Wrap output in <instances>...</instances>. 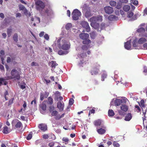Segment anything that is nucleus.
<instances>
[{
  "mask_svg": "<svg viewBox=\"0 0 147 147\" xmlns=\"http://www.w3.org/2000/svg\"><path fill=\"white\" fill-rule=\"evenodd\" d=\"M133 44V47H135V49H136V48L138 47V44L137 42V40L136 39H135L134 40Z\"/></svg>",
  "mask_w": 147,
  "mask_h": 147,
  "instance_id": "obj_31",
  "label": "nucleus"
},
{
  "mask_svg": "<svg viewBox=\"0 0 147 147\" xmlns=\"http://www.w3.org/2000/svg\"><path fill=\"white\" fill-rule=\"evenodd\" d=\"M0 69L2 71H5L4 66L1 64H0Z\"/></svg>",
  "mask_w": 147,
  "mask_h": 147,
  "instance_id": "obj_60",
  "label": "nucleus"
},
{
  "mask_svg": "<svg viewBox=\"0 0 147 147\" xmlns=\"http://www.w3.org/2000/svg\"><path fill=\"white\" fill-rule=\"evenodd\" d=\"M131 40L127 41L125 43L124 47L125 49L127 50H129L131 47Z\"/></svg>",
  "mask_w": 147,
  "mask_h": 147,
  "instance_id": "obj_13",
  "label": "nucleus"
},
{
  "mask_svg": "<svg viewBox=\"0 0 147 147\" xmlns=\"http://www.w3.org/2000/svg\"><path fill=\"white\" fill-rule=\"evenodd\" d=\"M64 103L62 104L60 101H59L57 103V107L61 111H63L64 109Z\"/></svg>",
  "mask_w": 147,
  "mask_h": 147,
  "instance_id": "obj_12",
  "label": "nucleus"
},
{
  "mask_svg": "<svg viewBox=\"0 0 147 147\" xmlns=\"http://www.w3.org/2000/svg\"><path fill=\"white\" fill-rule=\"evenodd\" d=\"M90 36L92 38L94 39L96 36V34L94 32H92L90 34Z\"/></svg>",
  "mask_w": 147,
  "mask_h": 147,
  "instance_id": "obj_47",
  "label": "nucleus"
},
{
  "mask_svg": "<svg viewBox=\"0 0 147 147\" xmlns=\"http://www.w3.org/2000/svg\"><path fill=\"white\" fill-rule=\"evenodd\" d=\"M116 16L113 15H110L108 17V19L110 21L115 20V19Z\"/></svg>",
  "mask_w": 147,
  "mask_h": 147,
  "instance_id": "obj_25",
  "label": "nucleus"
},
{
  "mask_svg": "<svg viewBox=\"0 0 147 147\" xmlns=\"http://www.w3.org/2000/svg\"><path fill=\"white\" fill-rule=\"evenodd\" d=\"M143 49L144 50L147 49V43L144 44L143 45Z\"/></svg>",
  "mask_w": 147,
  "mask_h": 147,
  "instance_id": "obj_62",
  "label": "nucleus"
},
{
  "mask_svg": "<svg viewBox=\"0 0 147 147\" xmlns=\"http://www.w3.org/2000/svg\"><path fill=\"white\" fill-rule=\"evenodd\" d=\"M89 47L88 46L84 45L82 46V48L83 50L86 51L88 50Z\"/></svg>",
  "mask_w": 147,
  "mask_h": 147,
  "instance_id": "obj_39",
  "label": "nucleus"
},
{
  "mask_svg": "<svg viewBox=\"0 0 147 147\" xmlns=\"http://www.w3.org/2000/svg\"><path fill=\"white\" fill-rule=\"evenodd\" d=\"M11 76H7V79H11L13 78H16L18 80L20 78V76L19 72L16 69H13L11 71Z\"/></svg>",
  "mask_w": 147,
  "mask_h": 147,
  "instance_id": "obj_2",
  "label": "nucleus"
},
{
  "mask_svg": "<svg viewBox=\"0 0 147 147\" xmlns=\"http://www.w3.org/2000/svg\"><path fill=\"white\" fill-rule=\"evenodd\" d=\"M146 40L145 38L142 37L139 39L138 43L139 44H142L146 42Z\"/></svg>",
  "mask_w": 147,
  "mask_h": 147,
  "instance_id": "obj_21",
  "label": "nucleus"
},
{
  "mask_svg": "<svg viewBox=\"0 0 147 147\" xmlns=\"http://www.w3.org/2000/svg\"><path fill=\"white\" fill-rule=\"evenodd\" d=\"M48 100L49 103L50 105H52L53 103V99L52 98L50 97L48 98Z\"/></svg>",
  "mask_w": 147,
  "mask_h": 147,
  "instance_id": "obj_42",
  "label": "nucleus"
},
{
  "mask_svg": "<svg viewBox=\"0 0 147 147\" xmlns=\"http://www.w3.org/2000/svg\"><path fill=\"white\" fill-rule=\"evenodd\" d=\"M69 140L67 138H63L62 139V141L65 142H68Z\"/></svg>",
  "mask_w": 147,
  "mask_h": 147,
  "instance_id": "obj_61",
  "label": "nucleus"
},
{
  "mask_svg": "<svg viewBox=\"0 0 147 147\" xmlns=\"http://www.w3.org/2000/svg\"><path fill=\"white\" fill-rule=\"evenodd\" d=\"M140 105L142 108L144 107V100H142L140 102Z\"/></svg>",
  "mask_w": 147,
  "mask_h": 147,
  "instance_id": "obj_40",
  "label": "nucleus"
},
{
  "mask_svg": "<svg viewBox=\"0 0 147 147\" xmlns=\"http://www.w3.org/2000/svg\"><path fill=\"white\" fill-rule=\"evenodd\" d=\"M8 92L7 91H6L4 93V95H5V98L6 100H8V98L6 96V95H8Z\"/></svg>",
  "mask_w": 147,
  "mask_h": 147,
  "instance_id": "obj_52",
  "label": "nucleus"
},
{
  "mask_svg": "<svg viewBox=\"0 0 147 147\" xmlns=\"http://www.w3.org/2000/svg\"><path fill=\"white\" fill-rule=\"evenodd\" d=\"M100 67V65L98 64L97 63L94 64L90 71L91 75H96L98 74L99 71Z\"/></svg>",
  "mask_w": 147,
  "mask_h": 147,
  "instance_id": "obj_4",
  "label": "nucleus"
},
{
  "mask_svg": "<svg viewBox=\"0 0 147 147\" xmlns=\"http://www.w3.org/2000/svg\"><path fill=\"white\" fill-rule=\"evenodd\" d=\"M107 73L105 71H104L101 75V80L103 81H104L105 79L107 78Z\"/></svg>",
  "mask_w": 147,
  "mask_h": 147,
  "instance_id": "obj_20",
  "label": "nucleus"
},
{
  "mask_svg": "<svg viewBox=\"0 0 147 147\" xmlns=\"http://www.w3.org/2000/svg\"><path fill=\"white\" fill-rule=\"evenodd\" d=\"M97 131L99 134L101 135L103 134L106 132L105 130L102 128L98 129Z\"/></svg>",
  "mask_w": 147,
  "mask_h": 147,
  "instance_id": "obj_19",
  "label": "nucleus"
},
{
  "mask_svg": "<svg viewBox=\"0 0 147 147\" xmlns=\"http://www.w3.org/2000/svg\"><path fill=\"white\" fill-rule=\"evenodd\" d=\"M32 136L31 134H29V135H28L26 137L27 140H30L32 138Z\"/></svg>",
  "mask_w": 147,
  "mask_h": 147,
  "instance_id": "obj_57",
  "label": "nucleus"
},
{
  "mask_svg": "<svg viewBox=\"0 0 147 147\" xmlns=\"http://www.w3.org/2000/svg\"><path fill=\"white\" fill-rule=\"evenodd\" d=\"M132 116L130 113H129L125 117V120L126 121H129L132 118Z\"/></svg>",
  "mask_w": 147,
  "mask_h": 147,
  "instance_id": "obj_15",
  "label": "nucleus"
},
{
  "mask_svg": "<svg viewBox=\"0 0 147 147\" xmlns=\"http://www.w3.org/2000/svg\"><path fill=\"white\" fill-rule=\"evenodd\" d=\"M46 105L45 103H43L41 104L40 106V108L44 111H45L46 110Z\"/></svg>",
  "mask_w": 147,
  "mask_h": 147,
  "instance_id": "obj_35",
  "label": "nucleus"
},
{
  "mask_svg": "<svg viewBox=\"0 0 147 147\" xmlns=\"http://www.w3.org/2000/svg\"><path fill=\"white\" fill-rule=\"evenodd\" d=\"M113 144V146L115 147H119L120 146V145L119 144V143L115 141L114 142Z\"/></svg>",
  "mask_w": 147,
  "mask_h": 147,
  "instance_id": "obj_46",
  "label": "nucleus"
},
{
  "mask_svg": "<svg viewBox=\"0 0 147 147\" xmlns=\"http://www.w3.org/2000/svg\"><path fill=\"white\" fill-rule=\"evenodd\" d=\"M38 64L37 63L34 62H33L31 64V65L32 66H38Z\"/></svg>",
  "mask_w": 147,
  "mask_h": 147,
  "instance_id": "obj_64",
  "label": "nucleus"
},
{
  "mask_svg": "<svg viewBox=\"0 0 147 147\" xmlns=\"http://www.w3.org/2000/svg\"><path fill=\"white\" fill-rule=\"evenodd\" d=\"M19 9L20 10H23L25 8V7L23 5H21L19 6Z\"/></svg>",
  "mask_w": 147,
  "mask_h": 147,
  "instance_id": "obj_55",
  "label": "nucleus"
},
{
  "mask_svg": "<svg viewBox=\"0 0 147 147\" xmlns=\"http://www.w3.org/2000/svg\"><path fill=\"white\" fill-rule=\"evenodd\" d=\"M55 108L53 106H51L49 107V111L50 113H51L53 111L55 110Z\"/></svg>",
  "mask_w": 147,
  "mask_h": 147,
  "instance_id": "obj_43",
  "label": "nucleus"
},
{
  "mask_svg": "<svg viewBox=\"0 0 147 147\" xmlns=\"http://www.w3.org/2000/svg\"><path fill=\"white\" fill-rule=\"evenodd\" d=\"M12 29L11 28H8L7 30V33L8 37H10L11 35Z\"/></svg>",
  "mask_w": 147,
  "mask_h": 147,
  "instance_id": "obj_33",
  "label": "nucleus"
},
{
  "mask_svg": "<svg viewBox=\"0 0 147 147\" xmlns=\"http://www.w3.org/2000/svg\"><path fill=\"white\" fill-rule=\"evenodd\" d=\"M35 5L36 9L39 11L42 10L45 7V3L40 0H38L36 1Z\"/></svg>",
  "mask_w": 147,
  "mask_h": 147,
  "instance_id": "obj_5",
  "label": "nucleus"
},
{
  "mask_svg": "<svg viewBox=\"0 0 147 147\" xmlns=\"http://www.w3.org/2000/svg\"><path fill=\"white\" fill-rule=\"evenodd\" d=\"M123 9L125 11H128L130 9V7L128 5H125L123 7Z\"/></svg>",
  "mask_w": 147,
  "mask_h": 147,
  "instance_id": "obj_26",
  "label": "nucleus"
},
{
  "mask_svg": "<svg viewBox=\"0 0 147 147\" xmlns=\"http://www.w3.org/2000/svg\"><path fill=\"white\" fill-rule=\"evenodd\" d=\"M90 25L91 26L95 29H97L99 27V24L96 22H91Z\"/></svg>",
  "mask_w": 147,
  "mask_h": 147,
  "instance_id": "obj_16",
  "label": "nucleus"
},
{
  "mask_svg": "<svg viewBox=\"0 0 147 147\" xmlns=\"http://www.w3.org/2000/svg\"><path fill=\"white\" fill-rule=\"evenodd\" d=\"M94 124L95 126H100L101 125V122L100 120L96 121L94 122Z\"/></svg>",
  "mask_w": 147,
  "mask_h": 147,
  "instance_id": "obj_34",
  "label": "nucleus"
},
{
  "mask_svg": "<svg viewBox=\"0 0 147 147\" xmlns=\"http://www.w3.org/2000/svg\"><path fill=\"white\" fill-rule=\"evenodd\" d=\"M7 76L5 77V78H0V82H4L5 80H9V79H7Z\"/></svg>",
  "mask_w": 147,
  "mask_h": 147,
  "instance_id": "obj_53",
  "label": "nucleus"
},
{
  "mask_svg": "<svg viewBox=\"0 0 147 147\" xmlns=\"http://www.w3.org/2000/svg\"><path fill=\"white\" fill-rule=\"evenodd\" d=\"M72 27V25L71 23L67 24L65 26V28L67 30H69Z\"/></svg>",
  "mask_w": 147,
  "mask_h": 147,
  "instance_id": "obj_32",
  "label": "nucleus"
},
{
  "mask_svg": "<svg viewBox=\"0 0 147 147\" xmlns=\"http://www.w3.org/2000/svg\"><path fill=\"white\" fill-rule=\"evenodd\" d=\"M114 113L113 110L109 109L108 111V115L109 116L112 117L114 115Z\"/></svg>",
  "mask_w": 147,
  "mask_h": 147,
  "instance_id": "obj_28",
  "label": "nucleus"
},
{
  "mask_svg": "<svg viewBox=\"0 0 147 147\" xmlns=\"http://www.w3.org/2000/svg\"><path fill=\"white\" fill-rule=\"evenodd\" d=\"M44 97H45V96H44V94H42V93H41L40 94V100L41 101H42L43 100L44 98Z\"/></svg>",
  "mask_w": 147,
  "mask_h": 147,
  "instance_id": "obj_58",
  "label": "nucleus"
},
{
  "mask_svg": "<svg viewBox=\"0 0 147 147\" xmlns=\"http://www.w3.org/2000/svg\"><path fill=\"white\" fill-rule=\"evenodd\" d=\"M44 38L47 40H48L49 38V36L47 34H45L44 36Z\"/></svg>",
  "mask_w": 147,
  "mask_h": 147,
  "instance_id": "obj_63",
  "label": "nucleus"
},
{
  "mask_svg": "<svg viewBox=\"0 0 147 147\" xmlns=\"http://www.w3.org/2000/svg\"><path fill=\"white\" fill-rule=\"evenodd\" d=\"M109 4L111 6L114 7L116 5V3L115 1H112L110 2Z\"/></svg>",
  "mask_w": 147,
  "mask_h": 147,
  "instance_id": "obj_41",
  "label": "nucleus"
},
{
  "mask_svg": "<svg viewBox=\"0 0 147 147\" xmlns=\"http://www.w3.org/2000/svg\"><path fill=\"white\" fill-rule=\"evenodd\" d=\"M137 32L139 33H141V36L147 37V34H144L145 32V30L143 27H140L137 30Z\"/></svg>",
  "mask_w": 147,
  "mask_h": 147,
  "instance_id": "obj_9",
  "label": "nucleus"
},
{
  "mask_svg": "<svg viewBox=\"0 0 147 147\" xmlns=\"http://www.w3.org/2000/svg\"><path fill=\"white\" fill-rule=\"evenodd\" d=\"M18 35L17 33H15L13 36V39L14 40L17 42L18 41Z\"/></svg>",
  "mask_w": 147,
  "mask_h": 147,
  "instance_id": "obj_30",
  "label": "nucleus"
},
{
  "mask_svg": "<svg viewBox=\"0 0 147 147\" xmlns=\"http://www.w3.org/2000/svg\"><path fill=\"white\" fill-rule=\"evenodd\" d=\"M128 107L125 105L122 104L121 106V109L123 111L126 112L128 110Z\"/></svg>",
  "mask_w": 147,
  "mask_h": 147,
  "instance_id": "obj_17",
  "label": "nucleus"
},
{
  "mask_svg": "<svg viewBox=\"0 0 147 147\" xmlns=\"http://www.w3.org/2000/svg\"><path fill=\"white\" fill-rule=\"evenodd\" d=\"M58 47L60 49L66 51L69 49L70 45L68 43L66 40H62L60 43L58 45Z\"/></svg>",
  "mask_w": 147,
  "mask_h": 147,
  "instance_id": "obj_1",
  "label": "nucleus"
},
{
  "mask_svg": "<svg viewBox=\"0 0 147 147\" xmlns=\"http://www.w3.org/2000/svg\"><path fill=\"white\" fill-rule=\"evenodd\" d=\"M125 111L121 110H119L118 112L119 115H124L125 114Z\"/></svg>",
  "mask_w": 147,
  "mask_h": 147,
  "instance_id": "obj_45",
  "label": "nucleus"
},
{
  "mask_svg": "<svg viewBox=\"0 0 147 147\" xmlns=\"http://www.w3.org/2000/svg\"><path fill=\"white\" fill-rule=\"evenodd\" d=\"M41 147H47V143L46 142H45L43 143L42 145L41 146Z\"/></svg>",
  "mask_w": 147,
  "mask_h": 147,
  "instance_id": "obj_56",
  "label": "nucleus"
},
{
  "mask_svg": "<svg viewBox=\"0 0 147 147\" xmlns=\"http://www.w3.org/2000/svg\"><path fill=\"white\" fill-rule=\"evenodd\" d=\"M131 2L135 5H137L138 4V1L137 0H131Z\"/></svg>",
  "mask_w": 147,
  "mask_h": 147,
  "instance_id": "obj_44",
  "label": "nucleus"
},
{
  "mask_svg": "<svg viewBox=\"0 0 147 147\" xmlns=\"http://www.w3.org/2000/svg\"><path fill=\"white\" fill-rule=\"evenodd\" d=\"M104 9L105 13L109 14L113 12V8L110 6L106 7H104Z\"/></svg>",
  "mask_w": 147,
  "mask_h": 147,
  "instance_id": "obj_10",
  "label": "nucleus"
},
{
  "mask_svg": "<svg viewBox=\"0 0 147 147\" xmlns=\"http://www.w3.org/2000/svg\"><path fill=\"white\" fill-rule=\"evenodd\" d=\"M127 100V99H116L115 102V105L116 106H118L122 103L125 104L126 103L125 100Z\"/></svg>",
  "mask_w": 147,
  "mask_h": 147,
  "instance_id": "obj_8",
  "label": "nucleus"
},
{
  "mask_svg": "<svg viewBox=\"0 0 147 147\" xmlns=\"http://www.w3.org/2000/svg\"><path fill=\"white\" fill-rule=\"evenodd\" d=\"M51 113V116H56L57 115L58 112L55 110L54 111L52 112Z\"/></svg>",
  "mask_w": 147,
  "mask_h": 147,
  "instance_id": "obj_37",
  "label": "nucleus"
},
{
  "mask_svg": "<svg viewBox=\"0 0 147 147\" xmlns=\"http://www.w3.org/2000/svg\"><path fill=\"white\" fill-rule=\"evenodd\" d=\"M81 24L82 27L86 29V31L87 32H89L90 31V28L87 22L85 21L82 22Z\"/></svg>",
  "mask_w": 147,
  "mask_h": 147,
  "instance_id": "obj_7",
  "label": "nucleus"
},
{
  "mask_svg": "<svg viewBox=\"0 0 147 147\" xmlns=\"http://www.w3.org/2000/svg\"><path fill=\"white\" fill-rule=\"evenodd\" d=\"M79 36L81 39L84 40L88 39L89 37V35L87 33H82L80 34Z\"/></svg>",
  "mask_w": 147,
  "mask_h": 147,
  "instance_id": "obj_11",
  "label": "nucleus"
},
{
  "mask_svg": "<svg viewBox=\"0 0 147 147\" xmlns=\"http://www.w3.org/2000/svg\"><path fill=\"white\" fill-rule=\"evenodd\" d=\"M74 100L73 98L70 99L69 100V105H72L74 103Z\"/></svg>",
  "mask_w": 147,
  "mask_h": 147,
  "instance_id": "obj_50",
  "label": "nucleus"
},
{
  "mask_svg": "<svg viewBox=\"0 0 147 147\" xmlns=\"http://www.w3.org/2000/svg\"><path fill=\"white\" fill-rule=\"evenodd\" d=\"M64 113L62 114L61 116H59V115H57L55 117V118L56 120H59L61 118L63 117L64 116Z\"/></svg>",
  "mask_w": 147,
  "mask_h": 147,
  "instance_id": "obj_36",
  "label": "nucleus"
},
{
  "mask_svg": "<svg viewBox=\"0 0 147 147\" xmlns=\"http://www.w3.org/2000/svg\"><path fill=\"white\" fill-rule=\"evenodd\" d=\"M22 126V123L20 121H19L17 122L16 124L15 125V127L17 128H20Z\"/></svg>",
  "mask_w": 147,
  "mask_h": 147,
  "instance_id": "obj_29",
  "label": "nucleus"
},
{
  "mask_svg": "<svg viewBox=\"0 0 147 147\" xmlns=\"http://www.w3.org/2000/svg\"><path fill=\"white\" fill-rule=\"evenodd\" d=\"M98 21H102V17L101 16H96Z\"/></svg>",
  "mask_w": 147,
  "mask_h": 147,
  "instance_id": "obj_49",
  "label": "nucleus"
},
{
  "mask_svg": "<svg viewBox=\"0 0 147 147\" xmlns=\"http://www.w3.org/2000/svg\"><path fill=\"white\" fill-rule=\"evenodd\" d=\"M54 142H51L49 144L48 146L50 147H53L54 146Z\"/></svg>",
  "mask_w": 147,
  "mask_h": 147,
  "instance_id": "obj_59",
  "label": "nucleus"
},
{
  "mask_svg": "<svg viewBox=\"0 0 147 147\" xmlns=\"http://www.w3.org/2000/svg\"><path fill=\"white\" fill-rule=\"evenodd\" d=\"M135 107L137 109L136 111L137 112H139L141 111V109L139 106L136 105L135 106Z\"/></svg>",
  "mask_w": 147,
  "mask_h": 147,
  "instance_id": "obj_54",
  "label": "nucleus"
},
{
  "mask_svg": "<svg viewBox=\"0 0 147 147\" xmlns=\"http://www.w3.org/2000/svg\"><path fill=\"white\" fill-rule=\"evenodd\" d=\"M90 21L91 22H96L98 21L96 16H93L90 19Z\"/></svg>",
  "mask_w": 147,
  "mask_h": 147,
  "instance_id": "obj_22",
  "label": "nucleus"
},
{
  "mask_svg": "<svg viewBox=\"0 0 147 147\" xmlns=\"http://www.w3.org/2000/svg\"><path fill=\"white\" fill-rule=\"evenodd\" d=\"M71 15L73 20H76L78 19L79 17L80 16L81 12L78 9H76L74 10Z\"/></svg>",
  "mask_w": 147,
  "mask_h": 147,
  "instance_id": "obj_6",
  "label": "nucleus"
},
{
  "mask_svg": "<svg viewBox=\"0 0 147 147\" xmlns=\"http://www.w3.org/2000/svg\"><path fill=\"white\" fill-rule=\"evenodd\" d=\"M68 52L67 51H63L61 50L59 51L58 54L60 55L66 54L68 53Z\"/></svg>",
  "mask_w": 147,
  "mask_h": 147,
  "instance_id": "obj_23",
  "label": "nucleus"
},
{
  "mask_svg": "<svg viewBox=\"0 0 147 147\" xmlns=\"http://www.w3.org/2000/svg\"><path fill=\"white\" fill-rule=\"evenodd\" d=\"M91 43V40H90L88 39H88H85L84 40L82 41V43L84 44L88 45Z\"/></svg>",
  "mask_w": 147,
  "mask_h": 147,
  "instance_id": "obj_24",
  "label": "nucleus"
},
{
  "mask_svg": "<svg viewBox=\"0 0 147 147\" xmlns=\"http://www.w3.org/2000/svg\"><path fill=\"white\" fill-rule=\"evenodd\" d=\"M13 98H12L9 100L8 104V106H9L13 103Z\"/></svg>",
  "mask_w": 147,
  "mask_h": 147,
  "instance_id": "obj_51",
  "label": "nucleus"
},
{
  "mask_svg": "<svg viewBox=\"0 0 147 147\" xmlns=\"http://www.w3.org/2000/svg\"><path fill=\"white\" fill-rule=\"evenodd\" d=\"M82 9L86 18H88L92 16L91 10L88 5H87L86 4H84L82 7Z\"/></svg>",
  "mask_w": 147,
  "mask_h": 147,
  "instance_id": "obj_3",
  "label": "nucleus"
},
{
  "mask_svg": "<svg viewBox=\"0 0 147 147\" xmlns=\"http://www.w3.org/2000/svg\"><path fill=\"white\" fill-rule=\"evenodd\" d=\"M121 7V4L120 3H117V5H116V8L118 9H119Z\"/></svg>",
  "mask_w": 147,
  "mask_h": 147,
  "instance_id": "obj_48",
  "label": "nucleus"
},
{
  "mask_svg": "<svg viewBox=\"0 0 147 147\" xmlns=\"http://www.w3.org/2000/svg\"><path fill=\"white\" fill-rule=\"evenodd\" d=\"M134 13L132 11H129L127 13V17L130 18L133 16Z\"/></svg>",
  "mask_w": 147,
  "mask_h": 147,
  "instance_id": "obj_38",
  "label": "nucleus"
},
{
  "mask_svg": "<svg viewBox=\"0 0 147 147\" xmlns=\"http://www.w3.org/2000/svg\"><path fill=\"white\" fill-rule=\"evenodd\" d=\"M51 63V67L54 69L55 68L56 66L58 65L57 64L55 61H52Z\"/></svg>",
  "mask_w": 147,
  "mask_h": 147,
  "instance_id": "obj_27",
  "label": "nucleus"
},
{
  "mask_svg": "<svg viewBox=\"0 0 147 147\" xmlns=\"http://www.w3.org/2000/svg\"><path fill=\"white\" fill-rule=\"evenodd\" d=\"M10 131V130L7 126H5L3 127V132L5 134H7Z\"/></svg>",
  "mask_w": 147,
  "mask_h": 147,
  "instance_id": "obj_18",
  "label": "nucleus"
},
{
  "mask_svg": "<svg viewBox=\"0 0 147 147\" xmlns=\"http://www.w3.org/2000/svg\"><path fill=\"white\" fill-rule=\"evenodd\" d=\"M39 129L43 131H45L47 129V126L44 124H40L38 125Z\"/></svg>",
  "mask_w": 147,
  "mask_h": 147,
  "instance_id": "obj_14",
  "label": "nucleus"
}]
</instances>
